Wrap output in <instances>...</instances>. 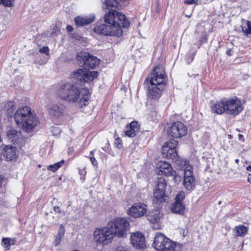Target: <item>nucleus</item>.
I'll use <instances>...</instances> for the list:
<instances>
[{
  "instance_id": "obj_1",
  "label": "nucleus",
  "mask_w": 251,
  "mask_h": 251,
  "mask_svg": "<svg viewBox=\"0 0 251 251\" xmlns=\"http://www.w3.org/2000/svg\"><path fill=\"white\" fill-rule=\"evenodd\" d=\"M104 24L96 25L95 33L105 36L120 37L123 34V28L129 27L130 23L125 14L115 10H110L104 16Z\"/></svg>"
},
{
  "instance_id": "obj_2",
  "label": "nucleus",
  "mask_w": 251,
  "mask_h": 251,
  "mask_svg": "<svg viewBox=\"0 0 251 251\" xmlns=\"http://www.w3.org/2000/svg\"><path fill=\"white\" fill-rule=\"evenodd\" d=\"M56 95L63 101L77 103L83 108L88 105L91 94L87 87L80 88L74 83L65 81L60 83Z\"/></svg>"
},
{
  "instance_id": "obj_3",
  "label": "nucleus",
  "mask_w": 251,
  "mask_h": 251,
  "mask_svg": "<svg viewBox=\"0 0 251 251\" xmlns=\"http://www.w3.org/2000/svg\"><path fill=\"white\" fill-rule=\"evenodd\" d=\"M14 118L17 125L27 133L32 132L39 122L36 115L27 106L19 108L16 111Z\"/></svg>"
},
{
  "instance_id": "obj_4",
  "label": "nucleus",
  "mask_w": 251,
  "mask_h": 251,
  "mask_svg": "<svg viewBox=\"0 0 251 251\" xmlns=\"http://www.w3.org/2000/svg\"><path fill=\"white\" fill-rule=\"evenodd\" d=\"M211 108L213 112L218 114L225 112L227 114L236 116L243 111L244 106L240 100L235 97L224 98L211 105Z\"/></svg>"
},
{
  "instance_id": "obj_5",
  "label": "nucleus",
  "mask_w": 251,
  "mask_h": 251,
  "mask_svg": "<svg viewBox=\"0 0 251 251\" xmlns=\"http://www.w3.org/2000/svg\"><path fill=\"white\" fill-rule=\"evenodd\" d=\"M144 84L147 88L148 104L152 105V101L154 100L155 103L157 99V65L153 67Z\"/></svg>"
},
{
  "instance_id": "obj_6",
  "label": "nucleus",
  "mask_w": 251,
  "mask_h": 251,
  "mask_svg": "<svg viewBox=\"0 0 251 251\" xmlns=\"http://www.w3.org/2000/svg\"><path fill=\"white\" fill-rule=\"evenodd\" d=\"M107 226L114 237L125 238L127 235L129 223L126 218L117 217L110 220Z\"/></svg>"
},
{
  "instance_id": "obj_7",
  "label": "nucleus",
  "mask_w": 251,
  "mask_h": 251,
  "mask_svg": "<svg viewBox=\"0 0 251 251\" xmlns=\"http://www.w3.org/2000/svg\"><path fill=\"white\" fill-rule=\"evenodd\" d=\"M93 235L96 244L103 246L111 243L114 238L107 226L96 228Z\"/></svg>"
},
{
  "instance_id": "obj_8",
  "label": "nucleus",
  "mask_w": 251,
  "mask_h": 251,
  "mask_svg": "<svg viewBox=\"0 0 251 251\" xmlns=\"http://www.w3.org/2000/svg\"><path fill=\"white\" fill-rule=\"evenodd\" d=\"M98 75L99 72L98 71H85L83 69L79 68L72 72L70 75V77L76 79L78 82L85 83L92 81L98 77Z\"/></svg>"
},
{
  "instance_id": "obj_9",
  "label": "nucleus",
  "mask_w": 251,
  "mask_h": 251,
  "mask_svg": "<svg viewBox=\"0 0 251 251\" xmlns=\"http://www.w3.org/2000/svg\"><path fill=\"white\" fill-rule=\"evenodd\" d=\"M158 251H179L182 247L180 244L174 242L158 232Z\"/></svg>"
},
{
  "instance_id": "obj_10",
  "label": "nucleus",
  "mask_w": 251,
  "mask_h": 251,
  "mask_svg": "<svg viewBox=\"0 0 251 251\" xmlns=\"http://www.w3.org/2000/svg\"><path fill=\"white\" fill-rule=\"evenodd\" d=\"M187 127L181 122H174L167 130L168 135L174 138H181L186 135Z\"/></svg>"
},
{
  "instance_id": "obj_11",
  "label": "nucleus",
  "mask_w": 251,
  "mask_h": 251,
  "mask_svg": "<svg viewBox=\"0 0 251 251\" xmlns=\"http://www.w3.org/2000/svg\"><path fill=\"white\" fill-rule=\"evenodd\" d=\"M178 142L176 140H171L165 143L162 148V153L164 157L177 160L178 158L176 147Z\"/></svg>"
},
{
  "instance_id": "obj_12",
  "label": "nucleus",
  "mask_w": 251,
  "mask_h": 251,
  "mask_svg": "<svg viewBox=\"0 0 251 251\" xmlns=\"http://www.w3.org/2000/svg\"><path fill=\"white\" fill-rule=\"evenodd\" d=\"M166 181L164 178H158V203L166 205L169 201V196L166 194Z\"/></svg>"
},
{
  "instance_id": "obj_13",
  "label": "nucleus",
  "mask_w": 251,
  "mask_h": 251,
  "mask_svg": "<svg viewBox=\"0 0 251 251\" xmlns=\"http://www.w3.org/2000/svg\"><path fill=\"white\" fill-rule=\"evenodd\" d=\"M130 238L131 244L134 248L142 250L146 247L145 236L142 232H132L130 234Z\"/></svg>"
},
{
  "instance_id": "obj_14",
  "label": "nucleus",
  "mask_w": 251,
  "mask_h": 251,
  "mask_svg": "<svg viewBox=\"0 0 251 251\" xmlns=\"http://www.w3.org/2000/svg\"><path fill=\"white\" fill-rule=\"evenodd\" d=\"M147 205L144 203H134L127 210V214L134 218H138L143 216L147 212Z\"/></svg>"
},
{
  "instance_id": "obj_15",
  "label": "nucleus",
  "mask_w": 251,
  "mask_h": 251,
  "mask_svg": "<svg viewBox=\"0 0 251 251\" xmlns=\"http://www.w3.org/2000/svg\"><path fill=\"white\" fill-rule=\"evenodd\" d=\"M83 65L86 70L93 69L98 66L100 63V60L97 57L85 53L82 56Z\"/></svg>"
},
{
  "instance_id": "obj_16",
  "label": "nucleus",
  "mask_w": 251,
  "mask_h": 251,
  "mask_svg": "<svg viewBox=\"0 0 251 251\" xmlns=\"http://www.w3.org/2000/svg\"><path fill=\"white\" fill-rule=\"evenodd\" d=\"M65 106L62 103H56L51 105L48 109L49 115L54 119H58L63 116Z\"/></svg>"
},
{
  "instance_id": "obj_17",
  "label": "nucleus",
  "mask_w": 251,
  "mask_h": 251,
  "mask_svg": "<svg viewBox=\"0 0 251 251\" xmlns=\"http://www.w3.org/2000/svg\"><path fill=\"white\" fill-rule=\"evenodd\" d=\"M173 173V169L169 163L164 161L158 162V175L171 176Z\"/></svg>"
},
{
  "instance_id": "obj_18",
  "label": "nucleus",
  "mask_w": 251,
  "mask_h": 251,
  "mask_svg": "<svg viewBox=\"0 0 251 251\" xmlns=\"http://www.w3.org/2000/svg\"><path fill=\"white\" fill-rule=\"evenodd\" d=\"M126 128L127 129L125 131V135L129 138H133L139 133L140 125L137 121H133L126 125Z\"/></svg>"
},
{
  "instance_id": "obj_19",
  "label": "nucleus",
  "mask_w": 251,
  "mask_h": 251,
  "mask_svg": "<svg viewBox=\"0 0 251 251\" xmlns=\"http://www.w3.org/2000/svg\"><path fill=\"white\" fill-rule=\"evenodd\" d=\"M3 154L7 161L16 160L18 157V150L14 146H5L3 148Z\"/></svg>"
},
{
  "instance_id": "obj_20",
  "label": "nucleus",
  "mask_w": 251,
  "mask_h": 251,
  "mask_svg": "<svg viewBox=\"0 0 251 251\" xmlns=\"http://www.w3.org/2000/svg\"><path fill=\"white\" fill-rule=\"evenodd\" d=\"M95 16L94 15H91L89 16H86L84 17L77 16L75 18L74 21L77 26H83L88 25L94 21Z\"/></svg>"
},
{
  "instance_id": "obj_21",
  "label": "nucleus",
  "mask_w": 251,
  "mask_h": 251,
  "mask_svg": "<svg viewBox=\"0 0 251 251\" xmlns=\"http://www.w3.org/2000/svg\"><path fill=\"white\" fill-rule=\"evenodd\" d=\"M126 0H101L103 8L109 9L110 7H118L124 4Z\"/></svg>"
},
{
  "instance_id": "obj_22",
  "label": "nucleus",
  "mask_w": 251,
  "mask_h": 251,
  "mask_svg": "<svg viewBox=\"0 0 251 251\" xmlns=\"http://www.w3.org/2000/svg\"><path fill=\"white\" fill-rule=\"evenodd\" d=\"M178 164L181 168L184 170V176L193 175L192 166L187 160H179Z\"/></svg>"
},
{
  "instance_id": "obj_23",
  "label": "nucleus",
  "mask_w": 251,
  "mask_h": 251,
  "mask_svg": "<svg viewBox=\"0 0 251 251\" xmlns=\"http://www.w3.org/2000/svg\"><path fill=\"white\" fill-rule=\"evenodd\" d=\"M195 183L193 175L184 176L183 185L188 190H191L194 187Z\"/></svg>"
},
{
  "instance_id": "obj_24",
  "label": "nucleus",
  "mask_w": 251,
  "mask_h": 251,
  "mask_svg": "<svg viewBox=\"0 0 251 251\" xmlns=\"http://www.w3.org/2000/svg\"><path fill=\"white\" fill-rule=\"evenodd\" d=\"M4 110L6 112V114L7 117H11L14 113L15 109V102L14 101H7L5 102Z\"/></svg>"
},
{
  "instance_id": "obj_25",
  "label": "nucleus",
  "mask_w": 251,
  "mask_h": 251,
  "mask_svg": "<svg viewBox=\"0 0 251 251\" xmlns=\"http://www.w3.org/2000/svg\"><path fill=\"white\" fill-rule=\"evenodd\" d=\"M65 229L63 225H60L59 226V228L58 229V233L56 236L55 237L54 241H53V245L55 246H57L60 244L62 238L64 236Z\"/></svg>"
},
{
  "instance_id": "obj_26",
  "label": "nucleus",
  "mask_w": 251,
  "mask_h": 251,
  "mask_svg": "<svg viewBox=\"0 0 251 251\" xmlns=\"http://www.w3.org/2000/svg\"><path fill=\"white\" fill-rule=\"evenodd\" d=\"M158 90H163L166 85V76L164 72L158 74Z\"/></svg>"
},
{
  "instance_id": "obj_27",
  "label": "nucleus",
  "mask_w": 251,
  "mask_h": 251,
  "mask_svg": "<svg viewBox=\"0 0 251 251\" xmlns=\"http://www.w3.org/2000/svg\"><path fill=\"white\" fill-rule=\"evenodd\" d=\"M7 135L8 138L14 143L16 142L20 138V137L22 135V133L21 131H17L14 129H12L8 131Z\"/></svg>"
},
{
  "instance_id": "obj_28",
  "label": "nucleus",
  "mask_w": 251,
  "mask_h": 251,
  "mask_svg": "<svg viewBox=\"0 0 251 251\" xmlns=\"http://www.w3.org/2000/svg\"><path fill=\"white\" fill-rule=\"evenodd\" d=\"M184 208L185 206L183 202L175 201L172 205L171 210L174 213H181L183 211Z\"/></svg>"
},
{
  "instance_id": "obj_29",
  "label": "nucleus",
  "mask_w": 251,
  "mask_h": 251,
  "mask_svg": "<svg viewBox=\"0 0 251 251\" xmlns=\"http://www.w3.org/2000/svg\"><path fill=\"white\" fill-rule=\"evenodd\" d=\"M248 231V228L243 225H239L235 226L234 229L235 235L236 236H243L246 235Z\"/></svg>"
},
{
  "instance_id": "obj_30",
  "label": "nucleus",
  "mask_w": 251,
  "mask_h": 251,
  "mask_svg": "<svg viewBox=\"0 0 251 251\" xmlns=\"http://www.w3.org/2000/svg\"><path fill=\"white\" fill-rule=\"evenodd\" d=\"M242 29L243 32L246 35L251 34V22L249 21H244L242 25Z\"/></svg>"
},
{
  "instance_id": "obj_31",
  "label": "nucleus",
  "mask_w": 251,
  "mask_h": 251,
  "mask_svg": "<svg viewBox=\"0 0 251 251\" xmlns=\"http://www.w3.org/2000/svg\"><path fill=\"white\" fill-rule=\"evenodd\" d=\"M64 163L65 161L63 159H62L56 163L48 166L47 167V169L49 171H50L52 172H55L57 170H58L64 164Z\"/></svg>"
},
{
  "instance_id": "obj_32",
  "label": "nucleus",
  "mask_w": 251,
  "mask_h": 251,
  "mask_svg": "<svg viewBox=\"0 0 251 251\" xmlns=\"http://www.w3.org/2000/svg\"><path fill=\"white\" fill-rule=\"evenodd\" d=\"M149 113L148 114L149 118L152 121H154L156 120L157 117V111L153 107L149 108Z\"/></svg>"
},
{
  "instance_id": "obj_33",
  "label": "nucleus",
  "mask_w": 251,
  "mask_h": 251,
  "mask_svg": "<svg viewBox=\"0 0 251 251\" xmlns=\"http://www.w3.org/2000/svg\"><path fill=\"white\" fill-rule=\"evenodd\" d=\"M113 145L115 148L119 150L122 149L123 148V142L122 139L120 137H117L114 140Z\"/></svg>"
},
{
  "instance_id": "obj_34",
  "label": "nucleus",
  "mask_w": 251,
  "mask_h": 251,
  "mask_svg": "<svg viewBox=\"0 0 251 251\" xmlns=\"http://www.w3.org/2000/svg\"><path fill=\"white\" fill-rule=\"evenodd\" d=\"M101 149L103 151L108 153L111 156H114L115 155L114 153L111 149L110 144L109 143L108 141L105 144V146L104 147L101 148Z\"/></svg>"
},
{
  "instance_id": "obj_35",
  "label": "nucleus",
  "mask_w": 251,
  "mask_h": 251,
  "mask_svg": "<svg viewBox=\"0 0 251 251\" xmlns=\"http://www.w3.org/2000/svg\"><path fill=\"white\" fill-rule=\"evenodd\" d=\"M10 237H3L2 239L1 245L3 248L6 249L7 250H9L10 249Z\"/></svg>"
},
{
  "instance_id": "obj_36",
  "label": "nucleus",
  "mask_w": 251,
  "mask_h": 251,
  "mask_svg": "<svg viewBox=\"0 0 251 251\" xmlns=\"http://www.w3.org/2000/svg\"><path fill=\"white\" fill-rule=\"evenodd\" d=\"M185 197V195L184 192L183 191H180L176 195V198H175V201H177L182 202L183 200L184 199Z\"/></svg>"
},
{
  "instance_id": "obj_37",
  "label": "nucleus",
  "mask_w": 251,
  "mask_h": 251,
  "mask_svg": "<svg viewBox=\"0 0 251 251\" xmlns=\"http://www.w3.org/2000/svg\"><path fill=\"white\" fill-rule=\"evenodd\" d=\"M147 219L151 223H155L157 222V215L151 214V213L147 215Z\"/></svg>"
},
{
  "instance_id": "obj_38",
  "label": "nucleus",
  "mask_w": 251,
  "mask_h": 251,
  "mask_svg": "<svg viewBox=\"0 0 251 251\" xmlns=\"http://www.w3.org/2000/svg\"><path fill=\"white\" fill-rule=\"evenodd\" d=\"M78 173L79 175L80 176V180L82 181V182H84L86 178V175L87 174L86 170L85 168L82 169H79Z\"/></svg>"
},
{
  "instance_id": "obj_39",
  "label": "nucleus",
  "mask_w": 251,
  "mask_h": 251,
  "mask_svg": "<svg viewBox=\"0 0 251 251\" xmlns=\"http://www.w3.org/2000/svg\"><path fill=\"white\" fill-rule=\"evenodd\" d=\"M14 0H0V4H3L6 7H11L13 5Z\"/></svg>"
},
{
  "instance_id": "obj_40",
  "label": "nucleus",
  "mask_w": 251,
  "mask_h": 251,
  "mask_svg": "<svg viewBox=\"0 0 251 251\" xmlns=\"http://www.w3.org/2000/svg\"><path fill=\"white\" fill-rule=\"evenodd\" d=\"M39 51L41 53L48 55L49 54V49L48 47L44 46L40 49Z\"/></svg>"
},
{
  "instance_id": "obj_41",
  "label": "nucleus",
  "mask_w": 251,
  "mask_h": 251,
  "mask_svg": "<svg viewBox=\"0 0 251 251\" xmlns=\"http://www.w3.org/2000/svg\"><path fill=\"white\" fill-rule=\"evenodd\" d=\"M89 159L92 164L94 166L97 167L98 166V162L94 156H90Z\"/></svg>"
},
{
  "instance_id": "obj_42",
  "label": "nucleus",
  "mask_w": 251,
  "mask_h": 251,
  "mask_svg": "<svg viewBox=\"0 0 251 251\" xmlns=\"http://www.w3.org/2000/svg\"><path fill=\"white\" fill-rule=\"evenodd\" d=\"M114 251H129V250L126 247L119 246L115 249Z\"/></svg>"
},
{
  "instance_id": "obj_43",
  "label": "nucleus",
  "mask_w": 251,
  "mask_h": 251,
  "mask_svg": "<svg viewBox=\"0 0 251 251\" xmlns=\"http://www.w3.org/2000/svg\"><path fill=\"white\" fill-rule=\"evenodd\" d=\"M184 3L187 4H193L198 5V0H185Z\"/></svg>"
},
{
  "instance_id": "obj_44",
  "label": "nucleus",
  "mask_w": 251,
  "mask_h": 251,
  "mask_svg": "<svg viewBox=\"0 0 251 251\" xmlns=\"http://www.w3.org/2000/svg\"><path fill=\"white\" fill-rule=\"evenodd\" d=\"M53 210L54 212H57L59 214L61 213L60 207L58 206H55L53 207Z\"/></svg>"
},
{
  "instance_id": "obj_45",
  "label": "nucleus",
  "mask_w": 251,
  "mask_h": 251,
  "mask_svg": "<svg viewBox=\"0 0 251 251\" xmlns=\"http://www.w3.org/2000/svg\"><path fill=\"white\" fill-rule=\"evenodd\" d=\"M157 192V184H156L153 189V195H154V199L153 201H155V199L157 200V196L155 195L156 193Z\"/></svg>"
},
{
  "instance_id": "obj_46",
  "label": "nucleus",
  "mask_w": 251,
  "mask_h": 251,
  "mask_svg": "<svg viewBox=\"0 0 251 251\" xmlns=\"http://www.w3.org/2000/svg\"><path fill=\"white\" fill-rule=\"evenodd\" d=\"M66 29L67 31L71 32L74 31L73 27L71 25H67L66 26Z\"/></svg>"
},
{
  "instance_id": "obj_47",
  "label": "nucleus",
  "mask_w": 251,
  "mask_h": 251,
  "mask_svg": "<svg viewBox=\"0 0 251 251\" xmlns=\"http://www.w3.org/2000/svg\"><path fill=\"white\" fill-rule=\"evenodd\" d=\"M72 38H74L75 39H77V40H78L80 38V36L78 34L75 33L72 34Z\"/></svg>"
},
{
  "instance_id": "obj_48",
  "label": "nucleus",
  "mask_w": 251,
  "mask_h": 251,
  "mask_svg": "<svg viewBox=\"0 0 251 251\" xmlns=\"http://www.w3.org/2000/svg\"><path fill=\"white\" fill-rule=\"evenodd\" d=\"M16 241H17L16 238H10V246L11 245H15L16 242Z\"/></svg>"
},
{
  "instance_id": "obj_49",
  "label": "nucleus",
  "mask_w": 251,
  "mask_h": 251,
  "mask_svg": "<svg viewBox=\"0 0 251 251\" xmlns=\"http://www.w3.org/2000/svg\"><path fill=\"white\" fill-rule=\"evenodd\" d=\"M156 239H157V235H155L154 238V241H153V245H154V248L157 250V248L156 247V244H155V242L156 241Z\"/></svg>"
},
{
  "instance_id": "obj_50",
  "label": "nucleus",
  "mask_w": 251,
  "mask_h": 251,
  "mask_svg": "<svg viewBox=\"0 0 251 251\" xmlns=\"http://www.w3.org/2000/svg\"><path fill=\"white\" fill-rule=\"evenodd\" d=\"M238 139L240 141H244L243 136L242 134H238Z\"/></svg>"
},
{
  "instance_id": "obj_51",
  "label": "nucleus",
  "mask_w": 251,
  "mask_h": 251,
  "mask_svg": "<svg viewBox=\"0 0 251 251\" xmlns=\"http://www.w3.org/2000/svg\"><path fill=\"white\" fill-rule=\"evenodd\" d=\"M94 152H95V150L90 151V156H94Z\"/></svg>"
},
{
  "instance_id": "obj_52",
  "label": "nucleus",
  "mask_w": 251,
  "mask_h": 251,
  "mask_svg": "<svg viewBox=\"0 0 251 251\" xmlns=\"http://www.w3.org/2000/svg\"><path fill=\"white\" fill-rule=\"evenodd\" d=\"M248 180L250 183H251V174L248 175Z\"/></svg>"
},
{
  "instance_id": "obj_53",
  "label": "nucleus",
  "mask_w": 251,
  "mask_h": 251,
  "mask_svg": "<svg viewBox=\"0 0 251 251\" xmlns=\"http://www.w3.org/2000/svg\"><path fill=\"white\" fill-rule=\"evenodd\" d=\"M2 178L1 177V176H0V187H1L2 186Z\"/></svg>"
},
{
  "instance_id": "obj_54",
  "label": "nucleus",
  "mask_w": 251,
  "mask_h": 251,
  "mask_svg": "<svg viewBox=\"0 0 251 251\" xmlns=\"http://www.w3.org/2000/svg\"><path fill=\"white\" fill-rule=\"evenodd\" d=\"M246 170L248 171H251V166H249L246 168Z\"/></svg>"
},
{
  "instance_id": "obj_55",
  "label": "nucleus",
  "mask_w": 251,
  "mask_h": 251,
  "mask_svg": "<svg viewBox=\"0 0 251 251\" xmlns=\"http://www.w3.org/2000/svg\"><path fill=\"white\" fill-rule=\"evenodd\" d=\"M235 162L237 163V164H238L239 163V160L238 159H236L235 160Z\"/></svg>"
},
{
  "instance_id": "obj_56",
  "label": "nucleus",
  "mask_w": 251,
  "mask_h": 251,
  "mask_svg": "<svg viewBox=\"0 0 251 251\" xmlns=\"http://www.w3.org/2000/svg\"><path fill=\"white\" fill-rule=\"evenodd\" d=\"M58 179H59V180H62V177L61 176H59Z\"/></svg>"
},
{
  "instance_id": "obj_57",
  "label": "nucleus",
  "mask_w": 251,
  "mask_h": 251,
  "mask_svg": "<svg viewBox=\"0 0 251 251\" xmlns=\"http://www.w3.org/2000/svg\"><path fill=\"white\" fill-rule=\"evenodd\" d=\"M38 167H39V168H40V167H41V165H40H40H38Z\"/></svg>"
},
{
  "instance_id": "obj_58",
  "label": "nucleus",
  "mask_w": 251,
  "mask_h": 251,
  "mask_svg": "<svg viewBox=\"0 0 251 251\" xmlns=\"http://www.w3.org/2000/svg\"><path fill=\"white\" fill-rule=\"evenodd\" d=\"M1 159L0 158V162L1 161Z\"/></svg>"
}]
</instances>
